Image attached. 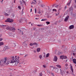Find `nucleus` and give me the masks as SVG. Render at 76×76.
<instances>
[{"instance_id":"10","label":"nucleus","mask_w":76,"mask_h":76,"mask_svg":"<svg viewBox=\"0 0 76 76\" xmlns=\"http://www.w3.org/2000/svg\"><path fill=\"white\" fill-rule=\"evenodd\" d=\"M24 62V61H23V62H20V63H19H19H18V64L19 65V64H23V63ZM18 66L19 67H21V66H20V65H19Z\"/></svg>"},{"instance_id":"8","label":"nucleus","mask_w":76,"mask_h":76,"mask_svg":"<svg viewBox=\"0 0 76 76\" xmlns=\"http://www.w3.org/2000/svg\"><path fill=\"white\" fill-rule=\"evenodd\" d=\"M69 16L68 15L64 19L65 22H67L68 20V19H69Z\"/></svg>"},{"instance_id":"53","label":"nucleus","mask_w":76,"mask_h":76,"mask_svg":"<svg viewBox=\"0 0 76 76\" xmlns=\"http://www.w3.org/2000/svg\"><path fill=\"white\" fill-rule=\"evenodd\" d=\"M3 0H2V1H1V3H2V4H3Z\"/></svg>"},{"instance_id":"56","label":"nucleus","mask_w":76,"mask_h":76,"mask_svg":"<svg viewBox=\"0 0 76 76\" xmlns=\"http://www.w3.org/2000/svg\"><path fill=\"white\" fill-rule=\"evenodd\" d=\"M73 54L74 55V56H75V53H73Z\"/></svg>"},{"instance_id":"26","label":"nucleus","mask_w":76,"mask_h":76,"mask_svg":"<svg viewBox=\"0 0 76 76\" xmlns=\"http://www.w3.org/2000/svg\"><path fill=\"white\" fill-rule=\"evenodd\" d=\"M71 70L72 71H73V67H72V66H71Z\"/></svg>"},{"instance_id":"45","label":"nucleus","mask_w":76,"mask_h":76,"mask_svg":"<svg viewBox=\"0 0 76 76\" xmlns=\"http://www.w3.org/2000/svg\"><path fill=\"white\" fill-rule=\"evenodd\" d=\"M2 26H7V27H8V26L6 25H2Z\"/></svg>"},{"instance_id":"48","label":"nucleus","mask_w":76,"mask_h":76,"mask_svg":"<svg viewBox=\"0 0 76 76\" xmlns=\"http://www.w3.org/2000/svg\"><path fill=\"white\" fill-rule=\"evenodd\" d=\"M3 40V38H0V41H2Z\"/></svg>"},{"instance_id":"57","label":"nucleus","mask_w":76,"mask_h":76,"mask_svg":"<svg viewBox=\"0 0 76 76\" xmlns=\"http://www.w3.org/2000/svg\"><path fill=\"white\" fill-rule=\"evenodd\" d=\"M16 1V0H14V3H15V1Z\"/></svg>"},{"instance_id":"6","label":"nucleus","mask_w":76,"mask_h":76,"mask_svg":"<svg viewBox=\"0 0 76 76\" xmlns=\"http://www.w3.org/2000/svg\"><path fill=\"white\" fill-rule=\"evenodd\" d=\"M8 49H9V48L8 46H5L3 49V51H6V50H7Z\"/></svg>"},{"instance_id":"18","label":"nucleus","mask_w":76,"mask_h":76,"mask_svg":"<svg viewBox=\"0 0 76 76\" xmlns=\"http://www.w3.org/2000/svg\"><path fill=\"white\" fill-rule=\"evenodd\" d=\"M4 43L3 42H0V45H4Z\"/></svg>"},{"instance_id":"17","label":"nucleus","mask_w":76,"mask_h":76,"mask_svg":"<svg viewBox=\"0 0 76 76\" xmlns=\"http://www.w3.org/2000/svg\"><path fill=\"white\" fill-rule=\"evenodd\" d=\"M50 56V54L49 53H48L46 54V57H49V56Z\"/></svg>"},{"instance_id":"61","label":"nucleus","mask_w":76,"mask_h":76,"mask_svg":"<svg viewBox=\"0 0 76 76\" xmlns=\"http://www.w3.org/2000/svg\"><path fill=\"white\" fill-rule=\"evenodd\" d=\"M35 19H39V18H36Z\"/></svg>"},{"instance_id":"5","label":"nucleus","mask_w":76,"mask_h":76,"mask_svg":"<svg viewBox=\"0 0 76 76\" xmlns=\"http://www.w3.org/2000/svg\"><path fill=\"white\" fill-rule=\"evenodd\" d=\"M69 11V12H72V11H73V7H71L69 9V10H67V11L68 12Z\"/></svg>"},{"instance_id":"9","label":"nucleus","mask_w":76,"mask_h":76,"mask_svg":"<svg viewBox=\"0 0 76 76\" xmlns=\"http://www.w3.org/2000/svg\"><path fill=\"white\" fill-rule=\"evenodd\" d=\"M74 28V26L73 25H72L69 26V29H73Z\"/></svg>"},{"instance_id":"35","label":"nucleus","mask_w":76,"mask_h":76,"mask_svg":"<svg viewBox=\"0 0 76 76\" xmlns=\"http://www.w3.org/2000/svg\"><path fill=\"white\" fill-rule=\"evenodd\" d=\"M51 74L53 76H54V73H51Z\"/></svg>"},{"instance_id":"55","label":"nucleus","mask_w":76,"mask_h":76,"mask_svg":"<svg viewBox=\"0 0 76 76\" xmlns=\"http://www.w3.org/2000/svg\"><path fill=\"white\" fill-rule=\"evenodd\" d=\"M65 66H68V64H65Z\"/></svg>"},{"instance_id":"16","label":"nucleus","mask_w":76,"mask_h":76,"mask_svg":"<svg viewBox=\"0 0 76 76\" xmlns=\"http://www.w3.org/2000/svg\"><path fill=\"white\" fill-rule=\"evenodd\" d=\"M56 66H57L58 67H59V68H61V66L59 65H56Z\"/></svg>"},{"instance_id":"14","label":"nucleus","mask_w":76,"mask_h":76,"mask_svg":"<svg viewBox=\"0 0 76 76\" xmlns=\"http://www.w3.org/2000/svg\"><path fill=\"white\" fill-rule=\"evenodd\" d=\"M9 35H10V36H11V37H15V36H14L12 34V33H9Z\"/></svg>"},{"instance_id":"34","label":"nucleus","mask_w":76,"mask_h":76,"mask_svg":"<svg viewBox=\"0 0 76 76\" xmlns=\"http://www.w3.org/2000/svg\"><path fill=\"white\" fill-rule=\"evenodd\" d=\"M34 45V44L33 43H31L30 44V45H31V46H32V45Z\"/></svg>"},{"instance_id":"3","label":"nucleus","mask_w":76,"mask_h":76,"mask_svg":"<svg viewBox=\"0 0 76 76\" xmlns=\"http://www.w3.org/2000/svg\"><path fill=\"white\" fill-rule=\"evenodd\" d=\"M6 29L10 30V31H12L13 32V31H15L16 30L15 28H12L11 27H9V26H8V27H6Z\"/></svg>"},{"instance_id":"39","label":"nucleus","mask_w":76,"mask_h":76,"mask_svg":"<svg viewBox=\"0 0 76 76\" xmlns=\"http://www.w3.org/2000/svg\"><path fill=\"white\" fill-rule=\"evenodd\" d=\"M18 9H20V10L21 9V8H20V6H19L18 7Z\"/></svg>"},{"instance_id":"62","label":"nucleus","mask_w":76,"mask_h":76,"mask_svg":"<svg viewBox=\"0 0 76 76\" xmlns=\"http://www.w3.org/2000/svg\"><path fill=\"white\" fill-rule=\"evenodd\" d=\"M50 16H47V17H48V18H50Z\"/></svg>"},{"instance_id":"38","label":"nucleus","mask_w":76,"mask_h":76,"mask_svg":"<svg viewBox=\"0 0 76 76\" xmlns=\"http://www.w3.org/2000/svg\"><path fill=\"white\" fill-rule=\"evenodd\" d=\"M53 11H56V12H57V10L56 9H53Z\"/></svg>"},{"instance_id":"25","label":"nucleus","mask_w":76,"mask_h":76,"mask_svg":"<svg viewBox=\"0 0 76 76\" xmlns=\"http://www.w3.org/2000/svg\"><path fill=\"white\" fill-rule=\"evenodd\" d=\"M37 26H39V27H41V26H42V25H37Z\"/></svg>"},{"instance_id":"1","label":"nucleus","mask_w":76,"mask_h":76,"mask_svg":"<svg viewBox=\"0 0 76 76\" xmlns=\"http://www.w3.org/2000/svg\"><path fill=\"white\" fill-rule=\"evenodd\" d=\"M16 57H17V56H15V58L14 56H12V60H8L7 59V62H6V64L8 65L9 64L13 63H15V66H17L18 64L19 63H20V61L19 60V56H18L17 58H16Z\"/></svg>"},{"instance_id":"40","label":"nucleus","mask_w":76,"mask_h":76,"mask_svg":"<svg viewBox=\"0 0 76 76\" xmlns=\"http://www.w3.org/2000/svg\"><path fill=\"white\" fill-rule=\"evenodd\" d=\"M37 12V9L35 8V13H36Z\"/></svg>"},{"instance_id":"49","label":"nucleus","mask_w":76,"mask_h":76,"mask_svg":"<svg viewBox=\"0 0 76 76\" xmlns=\"http://www.w3.org/2000/svg\"><path fill=\"white\" fill-rule=\"evenodd\" d=\"M43 67H44V68H45V67H46V66H45V65H43Z\"/></svg>"},{"instance_id":"21","label":"nucleus","mask_w":76,"mask_h":76,"mask_svg":"<svg viewBox=\"0 0 76 76\" xmlns=\"http://www.w3.org/2000/svg\"><path fill=\"white\" fill-rule=\"evenodd\" d=\"M58 68H57L56 69V72H58Z\"/></svg>"},{"instance_id":"50","label":"nucleus","mask_w":76,"mask_h":76,"mask_svg":"<svg viewBox=\"0 0 76 76\" xmlns=\"http://www.w3.org/2000/svg\"><path fill=\"white\" fill-rule=\"evenodd\" d=\"M60 70L61 73H62V70L60 69Z\"/></svg>"},{"instance_id":"32","label":"nucleus","mask_w":76,"mask_h":76,"mask_svg":"<svg viewBox=\"0 0 76 76\" xmlns=\"http://www.w3.org/2000/svg\"><path fill=\"white\" fill-rule=\"evenodd\" d=\"M40 76H42V72L39 73Z\"/></svg>"},{"instance_id":"46","label":"nucleus","mask_w":76,"mask_h":76,"mask_svg":"<svg viewBox=\"0 0 76 76\" xmlns=\"http://www.w3.org/2000/svg\"><path fill=\"white\" fill-rule=\"evenodd\" d=\"M41 12L40 11H39L38 12V13H39V14H40L41 13Z\"/></svg>"},{"instance_id":"64","label":"nucleus","mask_w":76,"mask_h":76,"mask_svg":"<svg viewBox=\"0 0 76 76\" xmlns=\"http://www.w3.org/2000/svg\"><path fill=\"white\" fill-rule=\"evenodd\" d=\"M75 3H76V0H75Z\"/></svg>"},{"instance_id":"36","label":"nucleus","mask_w":76,"mask_h":76,"mask_svg":"<svg viewBox=\"0 0 76 76\" xmlns=\"http://www.w3.org/2000/svg\"><path fill=\"white\" fill-rule=\"evenodd\" d=\"M59 14V12H58L57 14V13L56 14V16H57Z\"/></svg>"},{"instance_id":"20","label":"nucleus","mask_w":76,"mask_h":76,"mask_svg":"<svg viewBox=\"0 0 76 76\" xmlns=\"http://www.w3.org/2000/svg\"><path fill=\"white\" fill-rule=\"evenodd\" d=\"M46 23H47V25H49L50 23V22L47 21L46 22Z\"/></svg>"},{"instance_id":"30","label":"nucleus","mask_w":76,"mask_h":76,"mask_svg":"<svg viewBox=\"0 0 76 76\" xmlns=\"http://www.w3.org/2000/svg\"><path fill=\"white\" fill-rule=\"evenodd\" d=\"M22 1L23 3L25 4H26V2H25V1H23V0H22Z\"/></svg>"},{"instance_id":"58","label":"nucleus","mask_w":76,"mask_h":76,"mask_svg":"<svg viewBox=\"0 0 76 76\" xmlns=\"http://www.w3.org/2000/svg\"><path fill=\"white\" fill-rule=\"evenodd\" d=\"M32 10L31 9L30 12H32Z\"/></svg>"},{"instance_id":"41","label":"nucleus","mask_w":76,"mask_h":76,"mask_svg":"<svg viewBox=\"0 0 76 76\" xmlns=\"http://www.w3.org/2000/svg\"><path fill=\"white\" fill-rule=\"evenodd\" d=\"M33 1H35V3H37V0H33Z\"/></svg>"},{"instance_id":"42","label":"nucleus","mask_w":76,"mask_h":76,"mask_svg":"<svg viewBox=\"0 0 76 76\" xmlns=\"http://www.w3.org/2000/svg\"><path fill=\"white\" fill-rule=\"evenodd\" d=\"M33 45H37V44L36 43H34Z\"/></svg>"},{"instance_id":"27","label":"nucleus","mask_w":76,"mask_h":76,"mask_svg":"<svg viewBox=\"0 0 76 76\" xmlns=\"http://www.w3.org/2000/svg\"><path fill=\"white\" fill-rule=\"evenodd\" d=\"M72 75H74V72H73V70H72Z\"/></svg>"},{"instance_id":"13","label":"nucleus","mask_w":76,"mask_h":76,"mask_svg":"<svg viewBox=\"0 0 76 76\" xmlns=\"http://www.w3.org/2000/svg\"><path fill=\"white\" fill-rule=\"evenodd\" d=\"M24 19V18H21V19L19 20V22L20 23L22 21V20H23Z\"/></svg>"},{"instance_id":"44","label":"nucleus","mask_w":76,"mask_h":76,"mask_svg":"<svg viewBox=\"0 0 76 76\" xmlns=\"http://www.w3.org/2000/svg\"><path fill=\"white\" fill-rule=\"evenodd\" d=\"M34 36H35V37L37 36V35L36 34L34 33Z\"/></svg>"},{"instance_id":"33","label":"nucleus","mask_w":76,"mask_h":76,"mask_svg":"<svg viewBox=\"0 0 76 76\" xmlns=\"http://www.w3.org/2000/svg\"><path fill=\"white\" fill-rule=\"evenodd\" d=\"M70 4V3H68L67 4V5H68L69 6Z\"/></svg>"},{"instance_id":"15","label":"nucleus","mask_w":76,"mask_h":76,"mask_svg":"<svg viewBox=\"0 0 76 76\" xmlns=\"http://www.w3.org/2000/svg\"><path fill=\"white\" fill-rule=\"evenodd\" d=\"M40 48H39L37 49V52H39V51H40Z\"/></svg>"},{"instance_id":"54","label":"nucleus","mask_w":76,"mask_h":76,"mask_svg":"<svg viewBox=\"0 0 76 76\" xmlns=\"http://www.w3.org/2000/svg\"><path fill=\"white\" fill-rule=\"evenodd\" d=\"M40 4V1H39V3H38V4Z\"/></svg>"},{"instance_id":"28","label":"nucleus","mask_w":76,"mask_h":76,"mask_svg":"<svg viewBox=\"0 0 76 76\" xmlns=\"http://www.w3.org/2000/svg\"><path fill=\"white\" fill-rule=\"evenodd\" d=\"M20 4L21 5H22H22L23 4V3H22V1H20Z\"/></svg>"},{"instance_id":"63","label":"nucleus","mask_w":76,"mask_h":76,"mask_svg":"<svg viewBox=\"0 0 76 76\" xmlns=\"http://www.w3.org/2000/svg\"><path fill=\"white\" fill-rule=\"evenodd\" d=\"M26 42V41H24V42H23V44H24V43H25Z\"/></svg>"},{"instance_id":"19","label":"nucleus","mask_w":76,"mask_h":76,"mask_svg":"<svg viewBox=\"0 0 76 76\" xmlns=\"http://www.w3.org/2000/svg\"><path fill=\"white\" fill-rule=\"evenodd\" d=\"M60 58L61 59H64V57H63V56H60Z\"/></svg>"},{"instance_id":"59","label":"nucleus","mask_w":76,"mask_h":76,"mask_svg":"<svg viewBox=\"0 0 76 76\" xmlns=\"http://www.w3.org/2000/svg\"><path fill=\"white\" fill-rule=\"evenodd\" d=\"M61 54V52H59V54Z\"/></svg>"},{"instance_id":"7","label":"nucleus","mask_w":76,"mask_h":76,"mask_svg":"<svg viewBox=\"0 0 76 76\" xmlns=\"http://www.w3.org/2000/svg\"><path fill=\"white\" fill-rule=\"evenodd\" d=\"M58 59V58H57V57L56 56H55L54 59H53V61L56 62L57 61Z\"/></svg>"},{"instance_id":"11","label":"nucleus","mask_w":76,"mask_h":76,"mask_svg":"<svg viewBox=\"0 0 76 76\" xmlns=\"http://www.w3.org/2000/svg\"><path fill=\"white\" fill-rule=\"evenodd\" d=\"M20 33V34H21V35H23V31H21V30H20L19 31Z\"/></svg>"},{"instance_id":"2","label":"nucleus","mask_w":76,"mask_h":76,"mask_svg":"<svg viewBox=\"0 0 76 76\" xmlns=\"http://www.w3.org/2000/svg\"><path fill=\"white\" fill-rule=\"evenodd\" d=\"M7 61V58H5L3 60H0V65H2L3 64H6Z\"/></svg>"},{"instance_id":"47","label":"nucleus","mask_w":76,"mask_h":76,"mask_svg":"<svg viewBox=\"0 0 76 76\" xmlns=\"http://www.w3.org/2000/svg\"><path fill=\"white\" fill-rule=\"evenodd\" d=\"M24 57H28V55H25Z\"/></svg>"},{"instance_id":"60","label":"nucleus","mask_w":76,"mask_h":76,"mask_svg":"<svg viewBox=\"0 0 76 76\" xmlns=\"http://www.w3.org/2000/svg\"><path fill=\"white\" fill-rule=\"evenodd\" d=\"M58 6H59V5H57V6H55V7H58Z\"/></svg>"},{"instance_id":"4","label":"nucleus","mask_w":76,"mask_h":76,"mask_svg":"<svg viewBox=\"0 0 76 76\" xmlns=\"http://www.w3.org/2000/svg\"><path fill=\"white\" fill-rule=\"evenodd\" d=\"M5 22H9V23H12L13 22V20L10 18H7V20L5 21Z\"/></svg>"},{"instance_id":"37","label":"nucleus","mask_w":76,"mask_h":76,"mask_svg":"<svg viewBox=\"0 0 76 76\" xmlns=\"http://www.w3.org/2000/svg\"><path fill=\"white\" fill-rule=\"evenodd\" d=\"M42 56L40 55L39 56V57L40 58V59H41V58H42Z\"/></svg>"},{"instance_id":"43","label":"nucleus","mask_w":76,"mask_h":76,"mask_svg":"<svg viewBox=\"0 0 76 76\" xmlns=\"http://www.w3.org/2000/svg\"><path fill=\"white\" fill-rule=\"evenodd\" d=\"M50 68H54V66H50Z\"/></svg>"},{"instance_id":"29","label":"nucleus","mask_w":76,"mask_h":76,"mask_svg":"<svg viewBox=\"0 0 76 76\" xmlns=\"http://www.w3.org/2000/svg\"><path fill=\"white\" fill-rule=\"evenodd\" d=\"M20 4L21 5H22H22L23 4V3H22V1H20Z\"/></svg>"},{"instance_id":"24","label":"nucleus","mask_w":76,"mask_h":76,"mask_svg":"<svg viewBox=\"0 0 76 76\" xmlns=\"http://www.w3.org/2000/svg\"><path fill=\"white\" fill-rule=\"evenodd\" d=\"M64 59V58H67V56H63Z\"/></svg>"},{"instance_id":"51","label":"nucleus","mask_w":76,"mask_h":76,"mask_svg":"<svg viewBox=\"0 0 76 76\" xmlns=\"http://www.w3.org/2000/svg\"><path fill=\"white\" fill-rule=\"evenodd\" d=\"M35 53H36V50H34L33 51Z\"/></svg>"},{"instance_id":"22","label":"nucleus","mask_w":76,"mask_h":76,"mask_svg":"<svg viewBox=\"0 0 76 76\" xmlns=\"http://www.w3.org/2000/svg\"><path fill=\"white\" fill-rule=\"evenodd\" d=\"M4 15H5V16H9V15L8 14H7V13H4Z\"/></svg>"},{"instance_id":"23","label":"nucleus","mask_w":76,"mask_h":76,"mask_svg":"<svg viewBox=\"0 0 76 76\" xmlns=\"http://www.w3.org/2000/svg\"><path fill=\"white\" fill-rule=\"evenodd\" d=\"M42 21H45V20H47V19H42L41 20Z\"/></svg>"},{"instance_id":"12","label":"nucleus","mask_w":76,"mask_h":76,"mask_svg":"<svg viewBox=\"0 0 76 76\" xmlns=\"http://www.w3.org/2000/svg\"><path fill=\"white\" fill-rule=\"evenodd\" d=\"M73 61L75 64H76V59H73Z\"/></svg>"},{"instance_id":"52","label":"nucleus","mask_w":76,"mask_h":76,"mask_svg":"<svg viewBox=\"0 0 76 76\" xmlns=\"http://www.w3.org/2000/svg\"><path fill=\"white\" fill-rule=\"evenodd\" d=\"M64 8L65 9H66L67 8V6H65Z\"/></svg>"},{"instance_id":"31","label":"nucleus","mask_w":76,"mask_h":76,"mask_svg":"<svg viewBox=\"0 0 76 76\" xmlns=\"http://www.w3.org/2000/svg\"><path fill=\"white\" fill-rule=\"evenodd\" d=\"M48 73H49V74H50V71H48V70H47Z\"/></svg>"}]
</instances>
